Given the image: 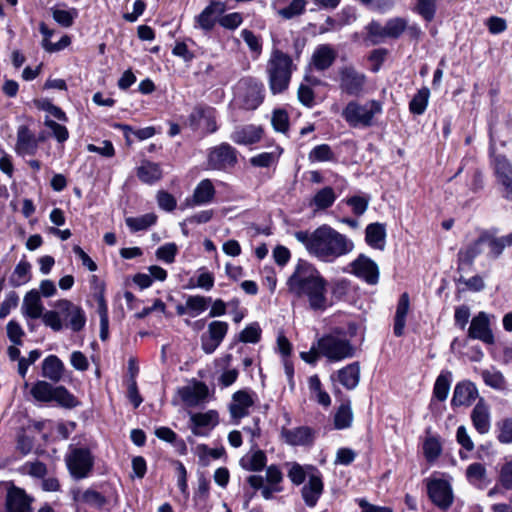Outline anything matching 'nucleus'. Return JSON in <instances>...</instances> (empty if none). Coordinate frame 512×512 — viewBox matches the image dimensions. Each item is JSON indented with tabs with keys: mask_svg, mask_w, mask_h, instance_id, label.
<instances>
[{
	"mask_svg": "<svg viewBox=\"0 0 512 512\" xmlns=\"http://www.w3.org/2000/svg\"><path fill=\"white\" fill-rule=\"evenodd\" d=\"M287 289L297 298H305L313 311H325L331 306L328 282L310 262L299 259L288 277Z\"/></svg>",
	"mask_w": 512,
	"mask_h": 512,
	"instance_id": "1",
	"label": "nucleus"
},
{
	"mask_svg": "<svg viewBox=\"0 0 512 512\" xmlns=\"http://www.w3.org/2000/svg\"><path fill=\"white\" fill-rule=\"evenodd\" d=\"M294 237L304 245L311 256L325 263H333L354 249L351 239L326 224L319 226L313 232L297 231Z\"/></svg>",
	"mask_w": 512,
	"mask_h": 512,
	"instance_id": "2",
	"label": "nucleus"
},
{
	"mask_svg": "<svg viewBox=\"0 0 512 512\" xmlns=\"http://www.w3.org/2000/svg\"><path fill=\"white\" fill-rule=\"evenodd\" d=\"M354 354L355 348L344 334L330 333L319 338L309 351L301 352L300 357L306 363L315 364L320 357H325L330 362H339L353 357Z\"/></svg>",
	"mask_w": 512,
	"mask_h": 512,
	"instance_id": "3",
	"label": "nucleus"
},
{
	"mask_svg": "<svg viewBox=\"0 0 512 512\" xmlns=\"http://www.w3.org/2000/svg\"><path fill=\"white\" fill-rule=\"evenodd\" d=\"M383 112V103L370 99L364 103L350 100L341 112L342 118L352 128H369L375 124V118Z\"/></svg>",
	"mask_w": 512,
	"mask_h": 512,
	"instance_id": "4",
	"label": "nucleus"
},
{
	"mask_svg": "<svg viewBox=\"0 0 512 512\" xmlns=\"http://www.w3.org/2000/svg\"><path fill=\"white\" fill-rule=\"evenodd\" d=\"M292 59L280 50H273L267 63L270 90L273 94L287 89L292 74Z\"/></svg>",
	"mask_w": 512,
	"mask_h": 512,
	"instance_id": "5",
	"label": "nucleus"
},
{
	"mask_svg": "<svg viewBox=\"0 0 512 512\" xmlns=\"http://www.w3.org/2000/svg\"><path fill=\"white\" fill-rule=\"evenodd\" d=\"M507 247L504 237H480L475 242L460 249V270H467L472 265L475 257L488 249V256L497 258Z\"/></svg>",
	"mask_w": 512,
	"mask_h": 512,
	"instance_id": "6",
	"label": "nucleus"
},
{
	"mask_svg": "<svg viewBox=\"0 0 512 512\" xmlns=\"http://www.w3.org/2000/svg\"><path fill=\"white\" fill-rule=\"evenodd\" d=\"M338 81L339 89L342 94L351 97H359L367 93V75L352 65L339 68Z\"/></svg>",
	"mask_w": 512,
	"mask_h": 512,
	"instance_id": "7",
	"label": "nucleus"
},
{
	"mask_svg": "<svg viewBox=\"0 0 512 512\" xmlns=\"http://www.w3.org/2000/svg\"><path fill=\"white\" fill-rule=\"evenodd\" d=\"M66 466L74 479L87 478L94 467V456L85 447L70 445L65 456Z\"/></svg>",
	"mask_w": 512,
	"mask_h": 512,
	"instance_id": "8",
	"label": "nucleus"
},
{
	"mask_svg": "<svg viewBox=\"0 0 512 512\" xmlns=\"http://www.w3.org/2000/svg\"><path fill=\"white\" fill-rule=\"evenodd\" d=\"M408 27V21L402 17H394L387 20L385 25L378 21H371L366 26L368 38L373 44H379L385 39H398Z\"/></svg>",
	"mask_w": 512,
	"mask_h": 512,
	"instance_id": "9",
	"label": "nucleus"
},
{
	"mask_svg": "<svg viewBox=\"0 0 512 512\" xmlns=\"http://www.w3.org/2000/svg\"><path fill=\"white\" fill-rule=\"evenodd\" d=\"M263 92L264 87L261 82L245 78L239 81L236 93L244 109L254 110L263 102Z\"/></svg>",
	"mask_w": 512,
	"mask_h": 512,
	"instance_id": "10",
	"label": "nucleus"
},
{
	"mask_svg": "<svg viewBox=\"0 0 512 512\" xmlns=\"http://www.w3.org/2000/svg\"><path fill=\"white\" fill-rule=\"evenodd\" d=\"M55 307L59 310L65 326L73 332L81 331L86 324V314L84 310L69 300H59Z\"/></svg>",
	"mask_w": 512,
	"mask_h": 512,
	"instance_id": "11",
	"label": "nucleus"
},
{
	"mask_svg": "<svg viewBox=\"0 0 512 512\" xmlns=\"http://www.w3.org/2000/svg\"><path fill=\"white\" fill-rule=\"evenodd\" d=\"M427 494L434 505L440 509L448 508V480L444 475L433 473L425 479Z\"/></svg>",
	"mask_w": 512,
	"mask_h": 512,
	"instance_id": "12",
	"label": "nucleus"
},
{
	"mask_svg": "<svg viewBox=\"0 0 512 512\" xmlns=\"http://www.w3.org/2000/svg\"><path fill=\"white\" fill-rule=\"evenodd\" d=\"M237 163V151L228 143L212 148L208 155V166L213 170H227Z\"/></svg>",
	"mask_w": 512,
	"mask_h": 512,
	"instance_id": "13",
	"label": "nucleus"
},
{
	"mask_svg": "<svg viewBox=\"0 0 512 512\" xmlns=\"http://www.w3.org/2000/svg\"><path fill=\"white\" fill-rule=\"evenodd\" d=\"M218 423L219 415L215 410H209L204 413H190L189 429L194 436H209Z\"/></svg>",
	"mask_w": 512,
	"mask_h": 512,
	"instance_id": "14",
	"label": "nucleus"
},
{
	"mask_svg": "<svg viewBox=\"0 0 512 512\" xmlns=\"http://www.w3.org/2000/svg\"><path fill=\"white\" fill-rule=\"evenodd\" d=\"M492 165L496 178L503 188V197L512 201V163L503 155H495Z\"/></svg>",
	"mask_w": 512,
	"mask_h": 512,
	"instance_id": "15",
	"label": "nucleus"
},
{
	"mask_svg": "<svg viewBox=\"0 0 512 512\" xmlns=\"http://www.w3.org/2000/svg\"><path fill=\"white\" fill-rule=\"evenodd\" d=\"M228 323L212 321L208 325L207 334L201 336V348L206 354H212L221 344L228 332Z\"/></svg>",
	"mask_w": 512,
	"mask_h": 512,
	"instance_id": "16",
	"label": "nucleus"
},
{
	"mask_svg": "<svg viewBox=\"0 0 512 512\" xmlns=\"http://www.w3.org/2000/svg\"><path fill=\"white\" fill-rule=\"evenodd\" d=\"M308 481L302 487L301 494L305 504L314 507L323 493L324 484L321 473L313 466H308Z\"/></svg>",
	"mask_w": 512,
	"mask_h": 512,
	"instance_id": "17",
	"label": "nucleus"
},
{
	"mask_svg": "<svg viewBox=\"0 0 512 512\" xmlns=\"http://www.w3.org/2000/svg\"><path fill=\"white\" fill-rule=\"evenodd\" d=\"M225 10V3L215 0L210 1L202 12L194 18V27L204 32H210L217 22V17L223 14Z\"/></svg>",
	"mask_w": 512,
	"mask_h": 512,
	"instance_id": "18",
	"label": "nucleus"
},
{
	"mask_svg": "<svg viewBox=\"0 0 512 512\" xmlns=\"http://www.w3.org/2000/svg\"><path fill=\"white\" fill-rule=\"evenodd\" d=\"M254 396L255 394L248 390H239L232 395L229 412L236 424L249 414V409L255 402Z\"/></svg>",
	"mask_w": 512,
	"mask_h": 512,
	"instance_id": "19",
	"label": "nucleus"
},
{
	"mask_svg": "<svg viewBox=\"0 0 512 512\" xmlns=\"http://www.w3.org/2000/svg\"><path fill=\"white\" fill-rule=\"evenodd\" d=\"M352 271L358 277L370 285L379 281L378 265L366 255H359L352 263Z\"/></svg>",
	"mask_w": 512,
	"mask_h": 512,
	"instance_id": "20",
	"label": "nucleus"
},
{
	"mask_svg": "<svg viewBox=\"0 0 512 512\" xmlns=\"http://www.w3.org/2000/svg\"><path fill=\"white\" fill-rule=\"evenodd\" d=\"M15 153L21 157L34 156L38 151L36 135L26 125L17 129V139L14 147Z\"/></svg>",
	"mask_w": 512,
	"mask_h": 512,
	"instance_id": "21",
	"label": "nucleus"
},
{
	"mask_svg": "<svg viewBox=\"0 0 512 512\" xmlns=\"http://www.w3.org/2000/svg\"><path fill=\"white\" fill-rule=\"evenodd\" d=\"M472 271H473V264L467 270H460V251H459L458 259H457V274L459 276L454 278L458 292H462V291L479 292L485 288V283L481 276L473 275L471 277H466L467 275L471 274Z\"/></svg>",
	"mask_w": 512,
	"mask_h": 512,
	"instance_id": "22",
	"label": "nucleus"
},
{
	"mask_svg": "<svg viewBox=\"0 0 512 512\" xmlns=\"http://www.w3.org/2000/svg\"><path fill=\"white\" fill-rule=\"evenodd\" d=\"M470 338L481 340L486 344L494 343V336L490 329L489 317L485 312H479L471 321L468 329Z\"/></svg>",
	"mask_w": 512,
	"mask_h": 512,
	"instance_id": "23",
	"label": "nucleus"
},
{
	"mask_svg": "<svg viewBox=\"0 0 512 512\" xmlns=\"http://www.w3.org/2000/svg\"><path fill=\"white\" fill-rule=\"evenodd\" d=\"M208 394V386L201 381H196L193 385L184 386L179 389L181 400L190 407H195L203 403L207 399Z\"/></svg>",
	"mask_w": 512,
	"mask_h": 512,
	"instance_id": "24",
	"label": "nucleus"
},
{
	"mask_svg": "<svg viewBox=\"0 0 512 512\" xmlns=\"http://www.w3.org/2000/svg\"><path fill=\"white\" fill-rule=\"evenodd\" d=\"M32 499L24 490L13 487L8 490L5 501L6 512H32Z\"/></svg>",
	"mask_w": 512,
	"mask_h": 512,
	"instance_id": "25",
	"label": "nucleus"
},
{
	"mask_svg": "<svg viewBox=\"0 0 512 512\" xmlns=\"http://www.w3.org/2000/svg\"><path fill=\"white\" fill-rule=\"evenodd\" d=\"M281 435L285 442L292 446L309 445L314 440V432L308 426H300L293 429L283 428Z\"/></svg>",
	"mask_w": 512,
	"mask_h": 512,
	"instance_id": "26",
	"label": "nucleus"
},
{
	"mask_svg": "<svg viewBox=\"0 0 512 512\" xmlns=\"http://www.w3.org/2000/svg\"><path fill=\"white\" fill-rule=\"evenodd\" d=\"M263 130L260 126L244 125L236 127L231 134V140L238 145H251L260 141Z\"/></svg>",
	"mask_w": 512,
	"mask_h": 512,
	"instance_id": "27",
	"label": "nucleus"
},
{
	"mask_svg": "<svg viewBox=\"0 0 512 512\" xmlns=\"http://www.w3.org/2000/svg\"><path fill=\"white\" fill-rule=\"evenodd\" d=\"M478 397V390L471 381H462L455 386L452 404L470 406Z\"/></svg>",
	"mask_w": 512,
	"mask_h": 512,
	"instance_id": "28",
	"label": "nucleus"
},
{
	"mask_svg": "<svg viewBox=\"0 0 512 512\" xmlns=\"http://www.w3.org/2000/svg\"><path fill=\"white\" fill-rule=\"evenodd\" d=\"M72 497L78 505H86L95 509H101L107 503L106 497L92 488L75 489L72 491Z\"/></svg>",
	"mask_w": 512,
	"mask_h": 512,
	"instance_id": "29",
	"label": "nucleus"
},
{
	"mask_svg": "<svg viewBox=\"0 0 512 512\" xmlns=\"http://www.w3.org/2000/svg\"><path fill=\"white\" fill-rule=\"evenodd\" d=\"M331 379L339 381L348 390L356 388L360 380L359 364L357 362L348 364L338 370L336 374L331 375Z\"/></svg>",
	"mask_w": 512,
	"mask_h": 512,
	"instance_id": "30",
	"label": "nucleus"
},
{
	"mask_svg": "<svg viewBox=\"0 0 512 512\" xmlns=\"http://www.w3.org/2000/svg\"><path fill=\"white\" fill-rule=\"evenodd\" d=\"M410 310V298L408 293L404 292L399 297L393 323V333L396 337L404 334L406 318Z\"/></svg>",
	"mask_w": 512,
	"mask_h": 512,
	"instance_id": "31",
	"label": "nucleus"
},
{
	"mask_svg": "<svg viewBox=\"0 0 512 512\" xmlns=\"http://www.w3.org/2000/svg\"><path fill=\"white\" fill-rule=\"evenodd\" d=\"M336 51L328 44H322L316 47L312 55V63L319 71L328 69L335 61Z\"/></svg>",
	"mask_w": 512,
	"mask_h": 512,
	"instance_id": "32",
	"label": "nucleus"
},
{
	"mask_svg": "<svg viewBox=\"0 0 512 512\" xmlns=\"http://www.w3.org/2000/svg\"><path fill=\"white\" fill-rule=\"evenodd\" d=\"M365 240L370 247L384 250L386 243L385 224L379 222L369 224L365 229Z\"/></svg>",
	"mask_w": 512,
	"mask_h": 512,
	"instance_id": "33",
	"label": "nucleus"
},
{
	"mask_svg": "<svg viewBox=\"0 0 512 512\" xmlns=\"http://www.w3.org/2000/svg\"><path fill=\"white\" fill-rule=\"evenodd\" d=\"M337 199L334 189L330 186H325L314 194L309 201V206L314 212L326 210L330 208Z\"/></svg>",
	"mask_w": 512,
	"mask_h": 512,
	"instance_id": "34",
	"label": "nucleus"
},
{
	"mask_svg": "<svg viewBox=\"0 0 512 512\" xmlns=\"http://www.w3.org/2000/svg\"><path fill=\"white\" fill-rule=\"evenodd\" d=\"M471 419L475 429L480 434H485L490 429V413L488 406L480 400L474 407Z\"/></svg>",
	"mask_w": 512,
	"mask_h": 512,
	"instance_id": "35",
	"label": "nucleus"
},
{
	"mask_svg": "<svg viewBox=\"0 0 512 512\" xmlns=\"http://www.w3.org/2000/svg\"><path fill=\"white\" fill-rule=\"evenodd\" d=\"M64 372L63 362L55 355H49L42 363V376L53 382L61 380Z\"/></svg>",
	"mask_w": 512,
	"mask_h": 512,
	"instance_id": "36",
	"label": "nucleus"
},
{
	"mask_svg": "<svg viewBox=\"0 0 512 512\" xmlns=\"http://www.w3.org/2000/svg\"><path fill=\"white\" fill-rule=\"evenodd\" d=\"M43 309L44 307L41 303L39 292L36 290L29 291L23 300V314L29 318L37 319L41 317Z\"/></svg>",
	"mask_w": 512,
	"mask_h": 512,
	"instance_id": "37",
	"label": "nucleus"
},
{
	"mask_svg": "<svg viewBox=\"0 0 512 512\" xmlns=\"http://www.w3.org/2000/svg\"><path fill=\"white\" fill-rule=\"evenodd\" d=\"M138 178L146 184H153L162 178V170L158 163L144 161L137 168Z\"/></svg>",
	"mask_w": 512,
	"mask_h": 512,
	"instance_id": "38",
	"label": "nucleus"
},
{
	"mask_svg": "<svg viewBox=\"0 0 512 512\" xmlns=\"http://www.w3.org/2000/svg\"><path fill=\"white\" fill-rule=\"evenodd\" d=\"M215 196V188L210 179H204L194 189L193 205H203L211 202Z\"/></svg>",
	"mask_w": 512,
	"mask_h": 512,
	"instance_id": "39",
	"label": "nucleus"
},
{
	"mask_svg": "<svg viewBox=\"0 0 512 512\" xmlns=\"http://www.w3.org/2000/svg\"><path fill=\"white\" fill-rule=\"evenodd\" d=\"M267 462V457L262 450H256L241 458L240 465L247 471H261Z\"/></svg>",
	"mask_w": 512,
	"mask_h": 512,
	"instance_id": "40",
	"label": "nucleus"
},
{
	"mask_svg": "<svg viewBox=\"0 0 512 512\" xmlns=\"http://www.w3.org/2000/svg\"><path fill=\"white\" fill-rule=\"evenodd\" d=\"M55 387L50 383L39 380L35 382L30 390L32 397L39 402H52Z\"/></svg>",
	"mask_w": 512,
	"mask_h": 512,
	"instance_id": "41",
	"label": "nucleus"
},
{
	"mask_svg": "<svg viewBox=\"0 0 512 512\" xmlns=\"http://www.w3.org/2000/svg\"><path fill=\"white\" fill-rule=\"evenodd\" d=\"M309 390L312 397L322 406L328 407L331 404L329 394L322 389V384L317 375H313L308 379Z\"/></svg>",
	"mask_w": 512,
	"mask_h": 512,
	"instance_id": "42",
	"label": "nucleus"
},
{
	"mask_svg": "<svg viewBox=\"0 0 512 512\" xmlns=\"http://www.w3.org/2000/svg\"><path fill=\"white\" fill-rule=\"evenodd\" d=\"M353 421V412L349 401L342 403L334 416V425L336 429L342 430L349 428Z\"/></svg>",
	"mask_w": 512,
	"mask_h": 512,
	"instance_id": "43",
	"label": "nucleus"
},
{
	"mask_svg": "<svg viewBox=\"0 0 512 512\" xmlns=\"http://www.w3.org/2000/svg\"><path fill=\"white\" fill-rule=\"evenodd\" d=\"M308 160L311 163L316 162H335L336 155L328 144L315 146L308 154Z\"/></svg>",
	"mask_w": 512,
	"mask_h": 512,
	"instance_id": "44",
	"label": "nucleus"
},
{
	"mask_svg": "<svg viewBox=\"0 0 512 512\" xmlns=\"http://www.w3.org/2000/svg\"><path fill=\"white\" fill-rule=\"evenodd\" d=\"M281 153H282V149H280L279 147H276L271 152H263V153L253 156L250 159V163L254 167L268 168L272 165H275L278 162Z\"/></svg>",
	"mask_w": 512,
	"mask_h": 512,
	"instance_id": "45",
	"label": "nucleus"
},
{
	"mask_svg": "<svg viewBox=\"0 0 512 512\" xmlns=\"http://www.w3.org/2000/svg\"><path fill=\"white\" fill-rule=\"evenodd\" d=\"M30 269V263L25 260H21L14 268V271L10 277L11 286L19 287L27 283L30 279Z\"/></svg>",
	"mask_w": 512,
	"mask_h": 512,
	"instance_id": "46",
	"label": "nucleus"
},
{
	"mask_svg": "<svg viewBox=\"0 0 512 512\" xmlns=\"http://www.w3.org/2000/svg\"><path fill=\"white\" fill-rule=\"evenodd\" d=\"M156 220L157 216L154 213H147L139 217H128L125 223L131 231L137 232L149 228Z\"/></svg>",
	"mask_w": 512,
	"mask_h": 512,
	"instance_id": "47",
	"label": "nucleus"
},
{
	"mask_svg": "<svg viewBox=\"0 0 512 512\" xmlns=\"http://www.w3.org/2000/svg\"><path fill=\"white\" fill-rule=\"evenodd\" d=\"M448 395V378L444 372H442L435 383L434 386V400L431 403V406L434 410L438 409V405L442 404Z\"/></svg>",
	"mask_w": 512,
	"mask_h": 512,
	"instance_id": "48",
	"label": "nucleus"
},
{
	"mask_svg": "<svg viewBox=\"0 0 512 512\" xmlns=\"http://www.w3.org/2000/svg\"><path fill=\"white\" fill-rule=\"evenodd\" d=\"M484 383L496 390H504L506 387V381L503 374L495 369H486L481 372Z\"/></svg>",
	"mask_w": 512,
	"mask_h": 512,
	"instance_id": "49",
	"label": "nucleus"
},
{
	"mask_svg": "<svg viewBox=\"0 0 512 512\" xmlns=\"http://www.w3.org/2000/svg\"><path fill=\"white\" fill-rule=\"evenodd\" d=\"M306 6V0H291V2L286 7L278 10V14L282 18L289 20L302 15L306 10Z\"/></svg>",
	"mask_w": 512,
	"mask_h": 512,
	"instance_id": "50",
	"label": "nucleus"
},
{
	"mask_svg": "<svg viewBox=\"0 0 512 512\" xmlns=\"http://www.w3.org/2000/svg\"><path fill=\"white\" fill-rule=\"evenodd\" d=\"M241 37L244 42L247 44L250 52L253 54L254 58H258L262 53V40L261 37L256 35L253 31L248 29H243L241 31Z\"/></svg>",
	"mask_w": 512,
	"mask_h": 512,
	"instance_id": "51",
	"label": "nucleus"
},
{
	"mask_svg": "<svg viewBox=\"0 0 512 512\" xmlns=\"http://www.w3.org/2000/svg\"><path fill=\"white\" fill-rule=\"evenodd\" d=\"M429 98V90L427 88L420 89L412 98L409 104L410 111L413 114L421 115L426 110Z\"/></svg>",
	"mask_w": 512,
	"mask_h": 512,
	"instance_id": "52",
	"label": "nucleus"
},
{
	"mask_svg": "<svg viewBox=\"0 0 512 512\" xmlns=\"http://www.w3.org/2000/svg\"><path fill=\"white\" fill-rule=\"evenodd\" d=\"M53 401L65 408L77 406V398L71 394L64 386H57L54 390Z\"/></svg>",
	"mask_w": 512,
	"mask_h": 512,
	"instance_id": "53",
	"label": "nucleus"
},
{
	"mask_svg": "<svg viewBox=\"0 0 512 512\" xmlns=\"http://www.w3.org/2000/svg\"><path fill=\"white\" fill-rule=\"evenodd\" d=\"M189 315L195 317L204 312L211 302L210 297H204L200 295L189 296L187 298Z\"/></svg>",
	"mask_w": 512,
	"mask_h": 512,
	"instance_id": "54",
	"label": "nucleus"
},
{
	"mask_svg": "<svg viewBox=\"0 0 512 512\" xmlns=\"http://www.w3.org/2000/svg\"><path fill=\"white\" fill-rule=\"evenodd\" d=\"M53 19L63 27L72 26L74 20L78 16V12L75 8H71L68 10L53 8L52 9Z\"/></svg>",
	"mask_w": 512,
	"mask_h": 512,
	"instance_id": "55",
	"label": "nucleus"
},
{
	"mask_svg": "<svg viewBox=\"0 0 512 512\" xmlns=\"http://www.w3.org/2000/svg\"><path fill=\"white\" fill-rule=\"evenodd\" d=\"M466 478L469 483L479 485L486 478V468L481 463H472L466 469Z\"/></svg>",
	"mask_w": 512,
	"mask_h": 512,
	"instance_id": "56",
	"label": "nucleus"
},
{
	"mask_svg": "<svg viewBox=\"0 0 512 512\" xmlns=\"http://www.w3.org/2000/svg\"><path fill=\"white\" fill-rule=\"evenodd\" d=\"M199 274L196 278V282H193V279L190 280L189 288H201L205 291H210L215 282L214 275L211 272L206 271L205 269H200Z\"/></svg>",
	"mask_w": 512,
	"mask_h": 512,
	"instance_id": "57",
	"label": "nucleus"
},
{
	"mask_svg": "<svg viewBox=\"0 0 512 512\" xmlns=\"http://www.w3.org/2000/svg\"><path fill=\"white\" fill-rule=\"evenodd\" d=\"M286 466L289 467L287 476L295 485L302 484L310 472L308 468L304 469V467L296 462L286 463Z\"/></svg>",
	"mask_w": 512,
	"mask_h": 512,
	"instance_id": "58",
	"label": "nucleus"
},
{
	"mask_svg": "<svg viewBox=\"0 0 512 512\" xmlns=\"http://www.w3.org/2000/svg\"><path fill=\"white\" fill-rule=\"evenodd\" d=\"M423 452L427 461H434L441 452V444L436 437H427L423 443Z\"/></svg>",
	"mask_w": 512,
	"mask_h": 512,
	"instance_id": "59",
	"label": "nucleus"
},
{
	"mask_svg": "<svg viewBox=\"0 0 512 512\" xmlns=\"http://www.w3.org/2000/svg\"><path fill=\"white\" fill-rule=\"evenodd\" d=\"M44 125L51 130L52 135L59 143H64L69 138L68 129L49 117L45 118Z\"/></svg>",
	"mask_w": 512,
	"mask_h": 512,
	"instance_id": "60",
	"label": "nucleus"
},
{
	"mask_svg": "<svg viewBox=\"0 0 512 512\" xmlns=\"http://www.w3.org/2000/svg\"><path fill=\"white\" fill-rule=\"evenodd\" d=\"M260 338L261 328L256 322L245 327L239 335V340L244 343H257Z\"/></svg>",
	"mask_w": 512,
	"mask_h": 512,
	"instance_id": "61",
	"label": "nucleus"
},
{
	"mask_svg": "<svg viewBox=\"0 0 512 512\" xmlns=\"http://www.w3.org/2000/svg\"><path fill=\"white\" fill-rule=\"evenodd\" d=\"M271 123L277 132L285 133L289 128V117L285 110L276 109L273 112Z\"/></svg>",
	"mask_w": 512,
	"mask_h": 512,
	"instance_id": "62",
	"label": "nucleus"
},
{
	"mask_svg": "<svg viewBox=\"0 0 512 512\" xmlns=\"http://www.w3.org/2000/svg\"><path fill=\"white\" fill-rule=\"evenodd\" d=\"M177 252L178 247L175 243H166L156 250V257L165 263L171 264L174 262Z\"/></svg>",
	"mask_w": 512,
	"mask_h": 512,
	"instance_id": "63",
	"label": "nucleus"
},
{
	"mask_svg": "<svg viewBox=\"0 0 512 512\" xmlns=\"http://www.w3.org/2000/svg\"><path fill=\"white\" fill-rule=\"evenodd\" d=\"M370 197L369 196H352L346 200L348 206L351 207L353 213L355 215H363L369 205Z\"/></svg>",
	"mask_w": 512,
	"mask_h": 512,
	"instance_id": "64",
	"label": "nucleus"
}]
</instances>
